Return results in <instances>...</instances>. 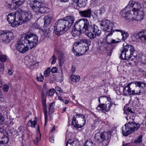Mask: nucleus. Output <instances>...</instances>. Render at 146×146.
<instances>
[{"label":"nucleus","instance_id":"1","mask_svg":"<svg viewBox=\"0 0 146 146\" xmlns=\"http://www.w3.org/2000/svg\"><path fill=\"white\" fill-rule=\"evenodd\" d=\"M86 32V35L90 39L95 38L96 36H99L101 34V31L95 25L90 23L87 19L83 18L77 21L73 27L71 34L73 36H78L81 34V32Z\"/></svg>","mask_w":146,"mask_h":146},{"label":"nucleus","instance_id":"2","mask_svg":"<svg viewBox=\"0 0 146 146\" xmlns=\"http://www.w3.org/2000/svg\"><path fill=\"white\" fill-rule=\"evenodd\" d=\"M75 20L74 17L68 16L63 20L58 21L54 25V32L56 34L60 36L64 33L72 26Z\"/></svg>","mask_w":146,"mask_h":146},{"label":"nucleus","instance_id":"3","mask_svg":"<svg viewBox=\"0 0 146 146\" xmlns=\"http://www.w3.org/2000/svg\"><path fill=\"white\" fill-rule=\"evenodd\" d=\"M128 115L126 117L127 123L122 127V133L123 136H127L129 134L137 130L140 127V125L133 121V117Z\"/></svg>","mask_w":146,"mask_h":146},{"label":"nucleus","instance_id":"4","mask_svg":"<svg viewBox=\"0 0 146 146\" xmlns=\"http://www.w3.org/2000/svg\"><path fill=\"white\" fill-rule=\"evenodd\" d=\"M22 36V40H25L31 49L36 46L38 42V37L37 35L30 32H26Z\"/></svg>","mask_w":146,"mask_h":146},{"label":"nucleus","instance_id":"5","mask_svg":"<svg viewBox=\"0 0 146 146\" xmlns=\"http://www.w3.org/2000/svg\"><path fill=\"white\" fill-rule=\"evenodd\" d=\"M21 9H18L15 12L9 13L7 16V20L11 24V26L14 27H17L20 25L21 22H19L20 19L19 16V13Z\"/></svg>","mask_w":146,"mask_h":146},{"label":"nucleus","instance_id":"6","mask_svg":"<svg viewBox=\"0 0 146 146\" xmlns=\"http://www.w3.org/2000/svg\"><path fill=\"white\" fill-rule=\"evenodd\" d=\"M14 38L13 34L10 31H0V42L8 43Z\"/></svg>","mask_w":146,"mask_h":146},{"label":"nucleus","instance_id":"7","mask_svg":"<svg viewBox=\"0 0 146 146\" xmlns=\"http://www.w3.org/2000/svg\"><path fill=\"white\" fill-rule=\"evenodd\" d=\"M86 121L84 115L77 114L74 116L72 123L75 127L79 128L83 126L85 124Z\"/></svg>","mask_w":146,"mask_h":146},{"label":"nucleus","instance_id":"8","mask_svg":"<svg viewBox=\"0 0 146 146\" xmlns=\"http://www.w3.org/2000/svg\"><path fill=\"white\" fill-rule=\"evenodd\" d=\"M22 37L21 36L16 45L17 50L20 53H25L29 50L28 44L24 40H22Z\"/></svg>","mask_w":146,"mask_h":146},{"label":"nucleus","instance_id":"9","mask_svg":"<svg viewBox=\"0 0 146 146\" xmlns=\"http://www.w3.org/2000/svg\"><path fill=\"white\" fill-rule=\"evenodd\" d=\"M100 25L102 29L106 32L105 33L115 31V30L113 29V27L114 26L113 23L108 20H103L100 22Z\"/></svg>","mask_w":146,"mask_h":146},{"label":"nucleus","instance_id":"10","mask_svg":"<svg viewBox=\"0 0 146 146\" xmlns=\"http://www.w3.org/2000/svg\"><path fill=\"white\" fill-rule=\"evenodd\" d=\"M30 5L33 11L37 13H46L45 11H43V8H41V3L36 0L31 1Z\"/></svg>","mask_w":146,"mask_h":146},{"label":"nucleus","instance_id":"11","mask_svg":"<svg viewBox=\"0 0 146 146\" xmlns=\"http://www.w3.org/2000/svg\"><path fill=\"white\" fill-rule=\"evenodd\" d=\"M21 12L19 13V16L20 18L19 22L21 23L20 25H22L23 22L29 21L32 17V15L30 11L24 12L21 9Z\"/></svg>","mask_w":146,"mask_h":146},{"label":"nucleus","instance_id":"12","mask_svg":"<svg viewBox=\"0 0 146 146\" xmlns=\"http://www.w3.org/2000/svg\"><path fill=\"white\" fill-rule=\"evenodd\" d=\"M76 47H74L73 49V51L76 55H83L89 50V47H86L85 46H80Z\"/></svg>","mask_w":146,"mask_h":146},{"label":"nucleus","instance_id":"13","mask_svg":"<svg viewBox=\"0 0 146 146\" xmlns=\"http://www.w3.org/2000/svg\"><path fill=\"white\" fill-rule=\"evenodd\" d=\"M100 135V137H111V136L116 137L117 136V131L115 129H111L108 132L104 131L100 133H97L95 135V137Z\"/></svg>","mask_w":146,"mask_h":146},{"label":"nucleus","instance_id":"14","mask_svg":"<svg viewBox=\"0 0 146 146\" xmlns=\"http://www.w3.org/2000/svg\"><path fill=\"white\" fill-rule=\"evenodd\" d=\"M108 102V103L106 105H104V104H99L97 108V109L98 111H101L102 112L104 113L109 111L111 106V104L110 102Z\"/></svg>","mask_w":146,"mask_h":146},{"label":"nucleus","instance_id":"15","mask_svg":"<svg viewBox=\"0 0 146 146\" xmlns=\"http://www.w3.org/2000/svg\"><path fill=\"white\" fill-rule=\"evenodd\" d=\"M129 4L128 5V6L133 8L132 11L133 12H137L139 10H141V9H143L141 8V5L140 3L138 2H136L133 1H130L129 2Z\"/></svg>","mask_w":146,"mask_h":146},{"label":"nucleus","instance_id":"16","mask_svg":"<svg viewBox=\"0 0 146 146\" xmlns=\"http://www.w3.org/2000/svg\"><path fill=\"white\" fill-rule=\"evenodd\" d=\"M99 50L102 51L106 50L105 52L108 54V55L110 56L112 52V49L110 48H107V45L105 42H101L99 45Z\"/></svg>","mask_w":146,"mask_h":146},{"label":"nucleus","instance_id":"17","mask_svg":"<svg viewBox=\"0 0 146 146\" xmlns=\"http://www.w3.org/2000/svg\"><path fill=\"white\" fill-rule=\"evenodd\" d=\"M134 20L139 21L142 20L143 17L144 13L143 9L133 13Z\"/></svg>","mask_w":146,"mask_h":146},{"label":"nucleus","instance_id":"18","mask_svg":"<svg viewBox=\"0 0 146 146\" xmlns=\"http://www.w3.org/2000/svg\"><path fill=\"white\" fill-rule=\"evenodd\" d=\"M142 141V137H138L135 138L131 144L127 143L125 145L123 144V146H144L143 144L141 143Z\"/></svg>","mask_w":146,"mask_h":146},{"label":"nucleus","instance_id":"19","mask_svg":"<svg viewBox=\"0 0 146 146\" xmlns=\"http://www.w3.org/2000/svg\"><path fill=\"white\" fill-rule=\"evenodd\" d=\"M92 14V11L90 9L79 11V15L83 17L90 18L91 17Z\"/></svg>","mask_w":146,"mask_h":146},{"label":"nucleus","instance_id":"20","mask_svg":"<svg viewBox=\"0 0 146 146\" xmlns=\"http://www.w3.org/2000/svg\"><path fill=\"white\" fill-rule=\"evenodd\" d=\"M132 82H130L125 86L123 89V95L127 96V94L132 95V89L130 87Z\"/></svg>","mask_w":146,"mask_h":146},{"label":"nucleus","instance_id":"21","mask_svg":"<svg viewBox=\"0 0 146 146\" xmlns=\"http://www.w3.org/2000/svg\"><path fill=\"white\" fill-rule=\"evenodd\" d=\"M143 36L141 31L138 33L134 34L132 36V38L134 41H143L144 40Z\"/></svg>","mask_w":146,"mask_h":146},{"label":"nucleus","instance_id":"22","mask_svg":"<svg viewBox=\"0 0 146 146\" xmlns=\"http://www.w3.org/2000/svg\"><path fill=\"white\" fill-rule=\"evenodd\" d=\"M46 99H42V104L43 107L44 112L45 116V125H46L48 121V115L47 114V110L46 106Z\"/></svg>","mask_w":146,"mask_h":146},{"label":"nucleus","instance_id":"23","mask_svg":"<svg viewBox=\"0 0 146 146\" xmlns=\"http://www.w3.org/2000/svg\"><path fill=\"white\" fill-rule=\"evenodd\" d=\"M132 83L134 84V86L136 87L139 88L140 89L141 87L142 88H146V83H145L140 81L135 82Z\"/></svg>","mask_w":146,"mask_h":146},{"label":"nucleus","instance_id":"24","mask_svg":"<svg viewBox=\"0 0 146 146\" xmlns=\"http://www.w3.org/2000/svg\"><path fill=\"white\" fill-rule=\"evenodd\" d=\"M73 1L77 3L80 7H81L86 5L87 0H73Z\"/></svg>","mask_w":146,"mask_h":146},{"label":"nucleus","instance_id":"25","mask_svg":"<svg viewBox=\"0 0 146 146\" xmlns=\"http://www.w3.org/2000/svg\"><path fill=\"white\" fill-rule=\"evenodd\" d=\"M123 48L127 52H129L128 50H129L131 54H133L135 52L134 47L130 45L127 44L123 47Z\"/></svg>","mask_w":146,"mask_h":146},{"label":"nucleus","instance_id":"26","mask_svg":"<svg viewBox=\"0 0 146 146\" xmlns=\"http://www.w3.org/2000/svg\"><path fill=\"white\" fill-rule=\"evenodd\" d=\"M114 32L111 31L109 33H105L106 35L107 36L106 38V42L109 44H111V41L112 39L110 37Z\"/></svg>","mask_w":146,"mask_h":146},{"label":"nucleus","instance_id":"27","mask_svg":"<svg viewBox=\"0 0 146 146\" xmlns=\"http://www.w3.org/2000/svg\"><path fill=\"white\" fill-rule=\"evenodd\" d=\"M115 31L120 32L121 33V35L122 36V38L123 40H125L129 36V34L127 32L124 31L120 29H115Z\"/></svg>","mask_w":146,"mask_h":146},{"label":"nucleus","instance_id":"28","mask_svg":"<svg viewBox=\"0 0 146 146\" xmlns=\"http://www.w3.org/2000/svg\"><path fill=\"white\" fill-rule=\"evenodd\" d=\"M131 11H129L126 12H124L122 14V16L124 17L125 19L128 20L133 18L132 15L131 14Z\"/></svg>","mask_w":146,"mask_h":146},{"label":"nucleus","instance_id":"29","mask_svg":"<svg viewBox=\"0 0 146 146\" xmlns=\"http://www.w3.org/2000/svg\"><path fill=\"white\" fill-rule=\"evenodd\" d=\"M141 90L137 87H135V88L132 90V95H141Z\"/></svg>","mask_w":146,"mask_h":146},{"label":"nucleus","instance_id":"30","mask_svg":"<svg viewBox=\"0 0 146 146\" xmlns=\"http://www.w3.org/2000/svg\"><path fill=\"white\" fill-rule=\"evenodd\" d=\"M9 141L8 137H0V146H5L3 144L7 143Z\"/></svg>","mask_w":146,"mask_h":146},{"label":"nucleus","instance_id":"31","mask_svg":"<svg viewBox=\"0 0 146 146\" xmlns=\"http://www.w3.org/2000/svg\"><path fill=\"white\" fill-rule=\"evenodd\" d=\"M70 79L72 81L74 82H76L79 81L80 77L78 75H72L70 76Z\"/></svg>","mask_w":146,"mask_h":146},{"label":"nucleus","instance_id":"32","mask_svg":"<svg viewBox=\"0 0 146 146\" xmlns=\"http://www.w3.org/2000/svg\"><path fill=\"white\" fill-rule=\"evenodd\" d=\"M44 27H47L50 24L51 22V19L50 17L48 16H46L44 18Z\"/></svg>","mask_w":146,"mask_h":146},{"label":"nucleus","instance_id":"33","mask_svg":"<svg viewBox=\"0 0 146 146\" xmlns=\"http://www.w3.org/2000/svg\"><path fill=\"white\" fill-rule=\"evenodd\" d=\"M54 102H52L50 104L48 109V113L49 114H51L54 112Z\"/></svg>","mask_w":146,"mask_h":146},{"label":"nucleus","instance_id":"34","mask_svg":"<svg viewBox=\"0 0 146 146\" xmlns=\"http://www.w3.org/2000/svg\"><path fill=\"white\" fill-rule=\"evenodd\" d=\"M127 52L125 50H124V48L122 51H121V53L119 56L120 58H121L123 59H128L129 58L126 57L125 56Z\"/></svg>","mask_w":146,"mask_h":146},{"label":"nucleus","instance_id":"35","mask_svg":"<svg viewBox=\"0 0 146 146\" xmlns=\"http://www.w3.org/2000/svg\"><path fill=\"white\" fill-rule=\"evenodd\" d=\"M92 141L90 138L87 140L84 143V146H94Z\"/></svg>","mask_w":146,"mask_h":146},{"label":"nucleus","instance_id":"36","mask_svg":"<svg viewBox=\"0 0 146 146\" xmlns=\"http://www.w3.org/2000/svg\"><path fill=\"white\" fill-rule=\"evenodd\" d=\"M36 123V121L35 119L33 120H30L28 122V125L30 126H31L32 127H35Z\"/></svg>","mask_w":146,"mask_h":146},{"label":"nucleus","instance_id":"37","mask_svg":"<svg viewBox=\"0 0 146 146\" xmlns=\"http://www.w3.org/2000/svg\"><path fill=\"white\" fill-rule=\"evenodd\" d=\"M84 39H82L79 40L78 41L75 42L74 44V47H76L80 46H79L80 44H83L84 43Z\"/></svg>","mask_w":146,"mask_h":146},{"label":"nucleus","instance_id":"38","mask_svg":"<svg viewBox=\"0 0 146 146\" xmlns=\"http://www.w3.org/2000/svg\"><path fill=\"white\" fill-rule=\"evenodd\" d=\"M100 100L101 101L102 103V104L106 102L108 100L106 96H101L98 99V101L99 103H100Z\"/></svg>","mask_w":146,"mask_h":146},{"label":"nucleus","instance_id":"39","mask_svg":"<svg viewBox=\"0 0 146 146\" xmlns=\"http://www.w3.org/2000/svg\"><path fill=\"white\" fill-rule=\"evenodd\" d=\"M15 1V3L17 7L20 6L24 2L25 0H13Z\"/></svg>","mask_w":146,"mask_h":146},{"label":"nucleus","instance_id":"40","mask_svg":"<svg viewBox=\"0 0 146 146\" xmlns=\"http://www.w3.org/2000/svg\"><path fill=\"white\" fill-rule=\"evenodd\" d=\"M105 11L106 10L105 7L104 6H102L100 8L99 10L98 11V13L100 15H101L105 13Z\"/></svg>","mask_w":146,"mask_h":146},{"label":"nucleus","instance_id":"41","mask_svg":"<svg viewBox=\"0 0 146 146\" xmlns=\"http://www.w3.org/2000/svg\"><path fill=\"white\" fill-rule=\"evenodd\" d=\"M36 79L38 81L42 82L44 79V76L42 75L41 73H39L37 75Z\"/></svg>","mask_w":146,"mask_h":146},{"label":"nucleus","instance_id":"42","mask_svg":"<svg viewBox=\"0 0 146 146\" xmlns=\"http://www.w3.org/2000/svg\"><path fill=\"white\" fill-rule=\"evenodd\" d=\"M64 54L62 52L60 51L58 54L59 60L60 62H62L64 59Z\"/></svg>","mask_w":146,"mask_h":146},{"label":"nucleus","instance_id":"43","mask_svg":"<svg viewBox=\"0 0 146 146\" xmlns=\"http://www.w3.org/2000/svg\"><path fill=\"white\" fill-rule=\"evenodd\" d=\"M124 112L126 114V115H132L134 113V112L131 111V109L129 108H128L126 110L124 111Z\"/></svg>","mask_w":146,"mask_h":146},{"label":"nucleus","instance_id":"44","mask_svg":"<svg viewBox=\"0 0 146 146\" xmlns=\"http://www.w3.org/2000/svg\"><path fill=\"white\" fill-rule=\"evenodd\" d=\"M55 90L53 88L50 89L48 92V95L49 96H52L54 94Z\"/></svg>","mask_w":146,"mask_h":146},{"label":"nucleus","instance_id":"45","mask_svg":"<svg viewBox=\"0 0 146 146\" xmlns=\"http://www.w3.org/2000/svg\"><path fill=\"white\" fill-rule=\"evenodd\" d=\"M50 68H47L44 73V75L45 77H48L50 74Z\"/></svg>","mask_w":146,"mask_h":146},{"label":"nucleus","instance_id":"46","mask_svg":"<svg viewBox=\"0 0 146 146\" xmlns=\"http://www.w3.org/2000/svg\"><path fill=\"white\" fill-rule=\"evenodd\" d=\"M7 59L6 56L4 55H0V60L1 62H5Z\"/></svg>","mask_w":146,"mask_h":146},{"label":"nucleus","instance_id":"47","mask_svg":"<svg viewBox=\"0 0 146 146\" xmlns=\"http://www.w3.org/2000/svg\"><path fill=\"white\" fill-rule=\"evenodd\" d=\"M76 140L74 138H72L71 139H69L68 141L66 143L69 144V145H72L73 143H74V142L76 141Z\"/></svg>","mask_w":146,"mask_h":146},{"label":"nucleus","instance_id":"48","mask_svg":"<svg viewBox=\"0 0 146 146\" xmlns=\"http://www.w3.org/2000/svg\"><path fill=\"white\" fill-rule=\"evenodd\" d=\"M96 140V142L98 143H100L103 142L105 139V137H95Z\"/></svg>","mask_w":146,"mask_h":146},{"label":"nucleus","instance_id":"49","mask_svg":"<svg viewBox=\"0 0 146 146\" xmlns=\"http://www.w3.org/2000/svg\"><path fill=\"white\" fill-rule=\"evenodd\" d=\"M91 42L89 40L87 39H84V44H86V47H89V46L91 44Z\"/></svg>","mask_w":146,"mask_h":146},{"label":"nucleus","instance_id":"50","mask_svg":"<svg viewBox=\"0 0 146 146\" xmlns=\"http://www.w3.org/2000/svg\"><path fill=\"white\" fill-rule=\"evenodd\" d=\"M33 58L32 56H27L25 57V60H28L29 63L32 62V60L31 59H32Z\"/></svg>","mask_w":146,"mask_h":146},{"label":"nucleus","instance_id":"51","mask_svg":"<svg viewBox=\"0 0 146 146\" xmlns=\"http://www.w3.org/2000/svg\"><path fill=\"white\" fill-rule=\"evenodd\" d=\"M129 52H127L126 55V57L129 58L128 59H124V60H130L131 58L133 57V54H131V53H130V54H129Z\"/></svg>","mask_w":146,"mask_h":146},{"label":"nucleus","instance_id":"52","mask_svg":"<svg viewBox=\"0 0 146 146\" xmlns=\"http://www.w3.org/2000/svg\"><path fill=\"white\" fill-rule=\"evenodd\" d=\"M50 60H52V61L51 62V63L52 64H54L56 61V58L55 56L54 55H53L52 58L50 59Z\"/></svg>","mask_w":146,"mask_h":146},{"label":"nucleus","instance_id":"53","mask_svg":"<svg viewBox=\"0 0 146 146\" xmlns=\"http://www.w3.org/2000/svg\"><path fill=\"white\" fill-rule=\"evenodd\" d=\"M9 88V86L7 84H4L3 86V90L5 92L8 91Z\"/></svg>","mask_w":146,"mask_h":146},{"label":"nucleus","instance_id":"54","mask_svg":"<svg viewBox=\"0 0 146 146\" xmlns=\"http://www.w3.org/2000/svg\"><path fill=\"white\" fill-rule=\"evenodd\" d=\"M141 32L143 35V39L146 40V29L141 31Z\"/></svg>","mask_w":146,"mask_h":146},{"label":"nucleus","instance_id":"55","mask_svg":"<svg viewBox=\"0 0 146 146\" xmlns=\"http://www.w3.org/2000/svg\"><path fill=\"white\" fill-rule=\"evenodd\" d=\"M40 140V137H35L34 139V142L35 144H37L38 142Z\"/></svg>","mask_w":146,"mask_h":146},{"label":"nucleus","instance_id":"56","mask_svg":"<svg viewBox=\"0 0 146 146\" xmlns=\"http://www.w3.org/2000/svg\"><path fill=\"white\" fill-rule=\"evenodd\" d=\"M19 130L20 132L23 133L25 131V127L23 126H21L19 127Z\"/></svg>","mask_w":146,"mask_h":146},{"label":"nucleus","instance_id":"57","mask_svg":"<svg viewBox=\"0 0 146 146\" xmlns=\"http://www.w3.org/2000/svg\"><path fill=\"white\" fill-rule=\"evenodd\" d=\"M57 70V68L56 67H52L51 70V72L52 73L56 72Z\"/></svg>","mask_w":146,"mask_h":146},{"label":"nucleus","instance_id":"58","mask_svg":"<svg viewBox=\"0 0 146 146\" xmlns=\"http://www.w3.org/2000/svg\"><path fill=\"white\" fill-rule=\"evenodd\" d=\"M13 71L11 68L9 69L8 73L9 75H12L13 74Z\"/></svg>","mask_w":146,"mask_h":146},{"label":"nucleus","instance_id":"59","mask_svg":"<svg viewBox=\"0 0 146 146\" xmlns=\"http://www.w3.org/2000/svg\"><path fill=\"white\" fill-rule=\"evenodd\" d=\"M4 120V118L1 113H0V122H3Z\"/></svg>","mask_w":146,"mask_h":146},{"label":"nucleus","instance_id":"60","mask_svg":"<svg viewBox=\"0 0 146 146\" xmlns=\"http://www.w3.org/2000/svg\"><path fill=\"white\" fill-rule=\"evenodd\" d=\"M118 40H119L118 41H115V40L114 39H112L111 41V44H116L117 43L121 41L120 40L118 39Z\"/></svg>","mask_w":146,"mask_h":146},{"label":"nucleus","instance_id":"61","mask_svg":"<svg viewBox=\"0 0 146 146\" xmlns=\"http://www.w3.org/2000/svg\"><path fill=\"white\" fill-rule=\"evenodd\" d=\"M4 69V64L2 63H0V69L3 70Z\"/></svg>","mask_w":146,"mask_h":146},{"label":"nucleus","instance_id":"62","mask_svg":"<svg viewBox=\"0 0 146 146\" xmlns=\"http://www.w3.org/2000/svg\"><path fill=\"white\" fill-rule=\"evenodd\" d=\"M49 31L47 29H44L43 30V32L44 34L46 35H47Z\"/></svg>","mask_w":146,"mask_h":146},{"label":"nucleus","instance_id":"63","mask_svg":"<svg viewBox=\"0 0 146 146\" xmlns=\"http://www.w3.org/2000/svg\"><path fill=\"white\" fill-rule=\"evenodd\" d=\"M55 89L57 91H58L60 93L61 92V90L60 88L58 86L56 87Z\"/></svg>","mask_w":146,"mask_h":146},{"label":"nucleus","instance_id":"64","mask_svg":"<svg viewBox=\"0 0 146 146\" xmlns=\"http://www.w3.org/2000/svg\"><path fill=\"white\" fill-rule=\"evenodd\" d=\"M46 96L45 95L44 93L43 92L42 93V99H43V98L44 99H46Z\"/></svg>","mask_w":146,"mask_h":146}]
</instances>
